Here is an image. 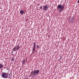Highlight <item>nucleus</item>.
I'll use <instances>...</instances> for the list:
<instances>
[{
  "instance_id": "obj_5",
  "label": "nucleus",
  "mask_w": 79,
  "mask_h": 79,
  "mask_svg": "<svg viewBox=\"0 0 79 79\" xmlns=\"http://www.w3.org/2000/svg\"><path fill=\"white\" fill-rule=\"evenodd\" d=\"M74 18H72L71 17H70L69 18V23H73V22H74Z\"/></svg>"
},
{
  "instance_id": "obj_1",
  "label": "nucleus",
  "mask_w": 79,
  "mask_h": 79,
  "mask_svg": "<svg viewBox=\"0 0 79 79\" xmlns=\"http://www.w3.org/2000/svg\"><path fill=\"white\" fill-rule=\"evenodd\" d=\"M39 73V70H34V71H32L31 72V74L32 76L33 77H34L35 76H36L38 73Z\"/></svg>"
},
{
  "instance_id": "obj_17",
  "label": "nucleus",
  "mask_w": 79,
  "mask_h": 79,
  "mask_svg": "<svg viewBox=\"0 0 79 79\" xmlns=\"http://www.w3.org/2000/svg\"><path fill=\"white\" fill-rule=\"evenodd\" d=\"M8 78H10V76H9V77H8Z\"/></svg>"
},
{
  "instance_id": "obj_11",
  "label": "nucleus",
  "mask_w": 79,
  "mask_h": 79,
  "mask_svg": "<svg viewBox=\"0 0 79 79\" xmlns=\"http://www.w3.org/2000/svg\"><path fill=\"white\" fill-rule=\"evenodd\" d=\"M36 47L37 48H39V47H40L39 45H37Z\"/></svg>"
},
{
  "instance_id": "obj_14",
  "label": "nucleus",
  "mask_w": 79,
  "mask_h": 79,
  "mask_svg": "<svg viewBox=\"0 0 79 79\" xmlns=\"http://www.w3.org/2000/svg\"><path fill=\"white\" fill-rule=\"evenodd\" d=\"M24 79H28V78L27 77L25 78Z\"/></svg>"
},
{
  "instance_id": "obj_9",
  "label": "nucleus",
  "mask_w": 79,
  "mask_h": 79,
  "mask_svg": "<svg viewBox=\"0 0 79 79\" xmlns=\"http://www.w3.org/2000/svg\"><path fill=\"white\" fill-rule=\"evenodd\" d=\"M23 13H24V11H23V10H21L20 11V14H23Z\"/></svg>"
},
{
  "instance_id": "obj_3",
  "label": "nucleus",
  "mask_w": 79,
  "mask_h": 79,
  "mask_svg": "<svg viewBox=\"0 0 79 79\" xmlns=\"http://www.w3.org/2000/svg\"><path fill=\"white\" fill-rule=\"evenodd\" d=\"M58 8H60V12H61V11L64 9V6H62L61 5H58L57 6Z\"/></svg>"
},
{
  "instance_id": "obj_10",
  "label": "nucleus",
  "mask_w": 79,
  "mask_h": 79,
  "mask_svg": "<svg viewBox=\"0 0 79 79\" xmlns=\"http://www.w3.org/2000/svg\"><path fill=\"white\" fill-rule=\"evenodd\" d=\"M25 63V60H23V61H22L23 64H24Z\"/></svg>"
},
{
  "instance_id": "obj_13",
  "label": "nucleus",
  "mask_w": 79,
  "mask_h": 79,
  "mask_svg": "<svg viewBox=\"0 0 79 79\" xmlns=\"http://www.w3.org/2000/svg\"><path fill=\"white\" fill-rule=\"evenodd\" d=\"M11 60H12V61H14V58H12V59H11Z\"/></svg>"
},
{
  "instance_id": "obj_4",
  "label": "nucleus",
  "mask_w": 79,
  "mask_h": 79,
  "mask_svg": "<svg viewBox=\"0 0 79 79\" xmlns=\"http://www.w3.org/2000/svg\"><path fill=\"white\" fill-rule=\"evenodd\" d=\"M19 45H18L16 46L13 49V51H16V50H18L19 49Z\"/></svg>"
},
{
  "instance_id": "obj_16",
  "label": "nucleus",
  "mask_w": 79,
  "mask_h": 79,
  "mask_svg": "<svg viewBox=\"0 0 79 79\" xmlns=\"http://www.w3.org/2000/svg\"><path fill=\"white\" fill-rule=\"evenodd\" d=\"M9 69V70H10V69H8V68L7 69V70H8Z\"/></svg>"
},
{
  "instance_id": "obj_15",
  "label": "nucleus",
  "mask_w": 79,
  "mask_h": 79,
  "mask_svg": "<svg viewBox=\"0 0 79 79\" xmlns=\"http://www.w3.org/2000/svg\"><path fill=\"white\" fill-rule=\"evenodd\" d=\"M77 3H79V0H78V1H77Z\"/></svg>"
},
{
  "instance_id": "obj_2",
  "label": "nucleus",
  "mask_w": 79,
  "mask_h": 79,
  "mask_svg": "<svg viewBox=\"0 0 79 79\" xmlns=\"http://www.w3.org/2000/svg\"><path fill=\"white\" fill-rule=\"evenodd\" d=\"M2 76L3 78H8V73H6L5 72H2L1 73Z\"/></svg>"
},
{
  "instance_id": "obj_18",
  "label": "nucleus",
  "mask_w": 79,
  "mask_h": 79,
  "mask_svg": "<svg viewBox=\"0 0 79 79\" xmlns=\"http://www.w3.org/2000/svg\"><path fill=\"white\" fill-rule=\"evenodd\" d=\"M12 52H13V51H12Z\"/></svg>"
},
{
  "instance_id": "obj_7",
  "label": "nucleus",
  "mask_w": 79,
  "mask_h": 79,
  "mask_svg": "<svg viewBox=\"0 0 79 79\" xmlns=\"http://www.w3.org/2000/svg\"><path fill=\"white\" fill-rule=\"evenodd\" d=\"M44 10H45V11H47V10H48V7H47V5H46L44 7Z\"/></svg>"
},
{
  "instance_id": "obj_6",
  "label": "nucleus",
  "mask_w": 79,
  "mask_h": 79,
  "mask_svg": "<svg viewBox=\"0 0 79 79\" xmlns=\"http://www.w3.org/2000/svg\"><path fill=\"white\" fill-rule=\"evenodd\" d=\"M34 44V46H33V52H35V44L36 43L35 42H34L33 43Z\"/></svg>"
},
{
  "instance_id": "obj_12",
  "label": "nucleus",
  "mask_w": 79,
  "mask_h": 79,
  "mask_svg": "<svg viewBox=\"0 0 79 79\" xmlns=\"http://www.w3.org/2000/svg\"><path fill=\"white\" fill-rule=\"evenodd\" d=\"M40 9H41H41H42V6L40 7Z\"/></svg>"
},
{
  "instance_id": "obj_8",
  "label": "nucleus",
  "mask_w": 79,
  "mask_h": 79,
  "mask_svg": "<svg viewBox=\"0 0 79 79\" xmlns=\"http://www.w3.org/2000/svg\"><path fill=\"white\" fill-rule=\"evenodd\" d=\"M4 66L2 64H0V69H2L3 67Z\"/></svg>"
}]
</instances>
